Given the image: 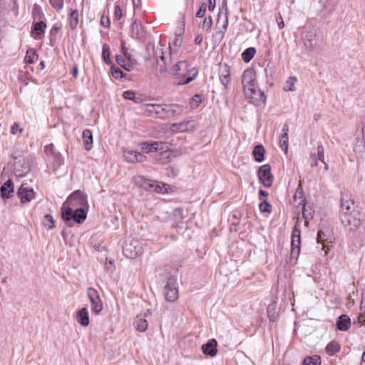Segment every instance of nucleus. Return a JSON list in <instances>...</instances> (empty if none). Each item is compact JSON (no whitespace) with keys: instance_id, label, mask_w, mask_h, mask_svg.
Returning <instances> with one entry per match:
<instances>
[{"instance_id":"1","label":"nucleus","mask_w":365,"mask_h":365,"mask_svg":"<svg viewBox=\"0 0 365 365\" xmlns=\"http://www.w3.org/2000/svg\"><path fill=\"white\" fill-rule=\"evenodd\" d=\"M339 217L342 225L354 231L361 225V212L354 200L347 194H341Z\"/></svg>"},{"instance_id":"2","label":"nucleus","mask_w":365,"mask_h":365,"mask_svg":"<svg viewBox=\"0 0 365 365\" xmlns=\"http://www.w3.org/2000/svg\"><path fill=\"white\" fill-rule=\"evenodd\" d=\"M170 73L175 77V83L181 86L192 81L196 78L198 71L195 67L190 68L186 61H180L173 66Z\"/></svg>"},{"instance_id":"3","label":"nucleus","mask_w":365,"mask_h":365,"mask_svg":"<svg viewBox=\"0 0 365 365\" xmlns=\"http://www.w3.org/2000/svg\"><path fill=\"white\" fill-rule=\"evenodd\" d=\"M302 41L304 46L309 52H312L322 45V40L319 38L317 31L314 29H307L303 34Z\"/></svg>"},{"instance_id":"4","label":"nucleus","mask_w":365,"mask_h":365,"mask_svg":"<svg viewBox=\"0 0 365 365\" xmlns=\"http://www.w3.org/2000/svg\"><path fill=\"white\" fill-rule=\"evenodd\" d=\"M123 252L127 258L133 259L143 252L141 243L135 239L125 242Z\"/></svg>"},{"instance_id":"5","label":"nucleus","mask_w":365,"mask_h":365,"mask_svg":"<svg viewBox=\"0 0 365 365\" xmlns=\"http://www.w3.org/2000/svg\"><path fill=\"white\" fill-rule=\"evenodd\" d=\"M244 93L248 102L255 106L258 107L265 103L266 96L264 92L257 89V87L246 88Z\"/></svg>"},{"instance_id":"6","label":"nucleus","mask_w":365,"mask_h":365,"mask_svg":"<svg viewBox=\"0 0 365 365\" xmlns=\"http://www.w3.org/2000/svg\"><path fill=\"white\" fill-rule=\"evenodd\" d=\"M165 299L169 302H173L178 298V288L176 277L172 276L168 279L164 287Z\"/></svg>"},{"instance_id":"7","label":"nucleus","mask_w":365,"mask_h":365,"mask_svg":"<svg viewBox=\"0 0 365 365\" xmlns=\"http://www.w3.org/2000/svg\"><path fill=\"white\" fill-rule=\"evenodd\" d=\"M14 163L13 172L16 177L22 178L30 170V162L29 159L22 157H13Z\"/></svg>"},{"instance_id":"8","label":"nucleus","mask_w":365,"mask_h":365,"mask_svg":"<svg viewBox=\"0 0 365 365\" xmlns=\"http://www.w3.org/2000/svg\"><path fill=\"white\" fill-rule=\"evenodd\" d=\"M182 112V106L178 104H161L158 118L162 119L170 118L176 115H180Z\"/></svg>"},{"instance_id":"9","label":"nucleus","mask_w":365,"mask_h":365,"mask_svg":"<svg viewBox=\"0 0 365 365\" xmlns=\"http://www.w3.org/2000/svg\"><path fill=\"white\" fill-rule=\"evenodd\" d=\"M299 199V205H302V217L306 220L305 224L308 222L309 220H312L314 217V210L310 206H307L305 198L303 197L302 188L298 187L294 195V200L297 201V199Z\"/></svg>"},{"instance_id":"10","label":"nucleus","mask_w":365,"mask_h":365,"mask_svg":"<svg viewBox=\"0 0 365 365\" xmlns=\"http://www.w3.org/2000/svg\"><path fill=\"white\" fill-rule=\"evenodd\" d=\"M257 176L260 182L265 187H270L273 183L274 176L271 172L269 164H264L260 166L257 171Z\"/></svg>"},{"instance_id":"11","label":"nucleus","mask_w":365,"mask_h":365,"mask_svg":"<svg viewBox=\"0 0 365 365\" xmlns=\"http://www.w3.org/2000/svg\"><path fill=\"white\" fill-rule=\"evenodd\" d=\"M87 295L91 304V310L96 314H99L103 309V304L98 291L93 287H89Z\"/></svg>"},{"instance_id":"12","label":"nucleus","mask_w":365,"mask_h":365,"mask_svg":"<svg viewBox=\"0 0 365 365\" xmlns=\"http://www.w3.org/2000/svg\"><path fill=\"white\" fill-rule=\"evenodd\" d=\"M300 230L294 227L291 237V252L290 255L292 258L298 259L300 252Z\"/></svg>"},{"instance_id":"13","label":"nucleus","mask_w":365,"mask_h":365,"mask_svg":"<svg viewBox=\"0 0 365 365\" xmlns=\"http://www.w3.org/2000/svg\"><path fill=\"white\" fill-rule=\"evenodd\" d=\"M256 73L253 68L245 70L242 76V84L244 93L246 88L257 87L256 82Z\"/></svg>"},{"instance_id":"14","label":"nucleus","mask_w":365,"mask_h":365,"mask_svg":"<svg viewBox=\"0 0 365 365\" xmlns=\"http://www.w3.org/2000/svg\"><path fill=\"white\" fill-rule=\"evenodd\" d=\"M70 206H85L87 205V195L81 190L73 192L66 201Z\"/></svg>"},{"instance_id":"15","label":"nucleus","mask_w":365,"mask_h":365,"mask_svg":"<svg viewBox=\"0 0 365 365\" xmlns=\"http://www.w3.org/2000/svg\"><path fill=\"white\" fill-rule=\"evenodd\" d=\"M221 24V17L220 14H218V17L216 22V29L217 31L213 34V38L215 41H217L218 43H220L222 39L224 38L225 33L226 30L227 29L228 26V18L227 14L225 15L224 19L222 21V28H220V25Z\"/></svg>"},{"instance_id":"16","label":"nucleus","mask_w":365,"mask_h":365,"mask_svg":"<svg viewBox=\"0 0 365 365\" xmlns=\"http://www.w3.org/2000/svg\"><path fill=\"white\" fill-rule=\"evenodd\" d=\"M17 195L21 203L29 202L35 195L34 190L22 185L18 190Z\"/></svg>"},{"instance_id":"17","label":"nucleus","mask_w":365,"mask_h":365,"mask_svg":"<svg viewBox=\"0 0 365 365\" xmlns=\"http://www.w3.org/2000/svg\"><path fill=\"white\" fill-rule=\"evenodd\" d=\"M219 77L221 83L225 87V88H227L231 80L230 69L227 64L225 63L220 66Z\"/></svg>"},{"instance_id":"18","label":"nucleus","mask_w":365,"mask_h":365,"mask_svg":"<svg viewBox=\"0 0 365 365\" xmlns=\"http://www.w3.org/2000/svg\"><path fill=\"white\" fill-rule=\"evenodd\" d=\"M132 36L136 39H143L145 37V31L141 22L138 20H135L131 25Z\"/></svg>"},{"instance_id":"19","label":"nucleus","mask_w":365,"mask_h":365,"mask_svg":"<svg viewBox=\"0 0 365 365\" xmlns=\"http://www.w3.org/2000/svg\"><path fill=\"white\" fill-rule=\"evenodd\" d=\"M154 55L157 58V63L159 67V71L160 73H164L167 71V62L165 57L161 48H154Z\"/></svg>"},{"instance_id":"20","label":"nucleus","mask_w":365,"mask_h":365,"mask_svg":"<svg viewBox=\"0 0 365 365\" xmlns=\"http://www.w3.org/2000/svg\"><path fill=\"white\" fill-rule=\"evenodd\" d=\"M217 341L215 339H209L208 341L202 346V352L205 355L215 356L217 353Z\"/></svg>"},{"instance_id":"21","label":"nucleus","mask_w":365,"mask_h":365,"mask_svg":"<svg viewBox=\"0 0 365 365\" xmlns=\"http://www.w3.org/2000/svg\"><path fill=\"white\" fill-rule=\"evenodd\" d=\"M336 324L337 329L346 331L351 327V319L346 314H341L337 318Z\"/></svg>"},{"instance_id":"22","label":"nucleus","mask_w":365,"mask_h":365,"mask_svg":"<svg viewBox=\"0 0 365 365\" xmlns=\"http://www.w3.org/2000/svg\"><path fill=\"white\" fill-rule=\"evenodd\" d=\"M1 197L10 198L14 192V183L11 179H8L0 187Z\"/></svg>"},{"instance_id":"23","label":"nucleus","mask_w":365,"mask_h":365,"mask_svg":"<svg viewBox=\"0 0 365 365\" xmlns=\"http://www.w3.org/2000/svg\"><path fill=\"white\" fill-rule=\"evenodd\" d=\"M135 182L140 187L146 190H153L154 185H155V181L148 178L144 176L140 175L135 178Z\"/></svg>"},{"instance_id":"24","label":"nucleus","mask_w":365,"mask_h":365,"mask_svg":"<svg viewBox=\"0 0 365 365\" xmlns=\"http://www.w3.org/2000/svg\"><path fill=\"white\" fill-rule=\"evenodd\" d=\"M74 210L72 207L69 206L66 207L65 204L62 206L61 209V218L67 223V225L69 227L72 226L71 220L73 218Z\"/></svg>"},{"instance_id":"25","label":"nucleus","mask_w":365,"mask_h":365,"mask_svg":"<svg viewBox=\"0 0 365 365\" xmlns=\"http://www.w3.org/2000/svg\"><path fill=\"white\" fill-rule=\"evenodd\" d=\"M76 320L82 327H87L89 325L90 321L88 311L86 307H83L78 311Z\"/></svg>"},{"instance_id":"26","label":"nucleus","mask_w":365,"mask_h":365,"mask_svg":"<svg viewBox=\"0 0 365 365\" xmlns=\"http://www.w3.org/2000/svg\"><path fill=\"white\" fill-rule=\"evenodd\" d=\"M364 133H362V138H356V143L354 145V152L358 158H364L365 152Z\"/></svg>"},{"instance_id":"27","label":"nucleus","mask_w":365,"mask_h":365,"mask_svg":"<svg viewBox=\"0 0 365 365\" xmlns=\"http://www.w3.org/2000/svg\"><path fill=\"white\" fill-rule=\"evenodd\" d=\"M282 134L281 135L279 143L282 150H284L285 153L287 152L288 145H289V126L287 124H284L282 128Z\"/></svg>"},{"instance_id":"28","label":"nucleus","mask_w":365,"mask_h":365,"mask_svg":"<svg viewBox=\"0 0 365 365\" xmlns=\"http://www.w3.org/2000/svg\"><path fill=\"white\" fill-rule=\"evenodd\" d=\"M82 138L85 149L86 150H91L93 147L92 132L89 129L84 130L82 133Z\"/></svg>"},{"instance_id":"29","label":"nucleus","mask_w":365,"mask_h":365,"mask_svg":"<svg viewBox=\"0 0 365 365\" xmlns=\"http://www.w3.org/2000/svg\"><path fill=\"white\" fill-rule=\"evenodd\" d=\"M265 149L262 145L259 144L254 147L252 155L257 163H261L264 160Z\"/></svg>"},{"instance_id":"30","label":"nucleus","mask_w":365,"mask_h":365,"mask_svg":"<svg viewBox=\"0 0 365 365\" xmlns=\"http://www.w3.org/2000/svg\"><path fill=\"white\" fill-rule=\"evenodd\" d=\"M174 153V151L164 150V152H160L155 155V159L158 163L165 165L170 162V153Z\"/></svg>"},{"instance_id":"31","label":"nucleus","mask_w":365,"mask_h":365,"mask_svg":"<svg viewBox=\"0 0 365 365\" xmlns=\"http://www.w3.org/2000/svg\"><path fill=\"white\" fill-rule=\"evenodd\" d=\"M133 325L136 330L143 332L147 330L148 323L144 318H142L140 316H137L133 322Z\"/></svg>"},{"instance_id":"32","label":"nucleus","mask_w":365,"mask_h":365,"mask_svg":"<svg viewBox=\"0 0 365 365\" xmlns=\"http://www.w3.org/2000/svg\"><path fill=\"white\" fill-rule=\"evenodd\" d=\"M86 216L87 213L83 208H76L73 213V221L74 222L81 224L85 221Z\"/></svg>"},{"instance_id":"33","label":"nucleus","mask_w":365,"mask_h":365,"mask_svg":"<svg viewBox=\"0 0 365 365\" xmlns=\"http://www.w3.org/2000/svg\"><path fill=\"white\" fill-rule=\"evenodd\" d=\"M46 29V24L43 21H40L36 23H33L31 32L39 36L45 33Z\"/></svg>"},{"instance_id":"34","label":"nucleus","mask_w":365,"mask_h":365,"mask_svg":"<svg viewBox=\"0 0 365 365\" xmlns=\"http://www.w3.org/2000/svg\"><path fill=\"white\" fill-rule=\"evenodd\" d=\"M256 50L254 47H249L246 48L242 53V58L246 63L250 62L254 57Z\"/></svg>"},{"instance_id":"35","label":"nucleus","mask_w":365,"mask_h":365,"mask_svg":"<svg viewBox=\"0 0 365 365\" xmlns=\"http://www.w3.org/2000/svg\"><path fill=\"white\" fill-rule=\"evenodd\" d=\"M339 344L334 341L329 342L326 346V353L330 356L335 354L336 353L339 351Z\"/></svg>"},{"instance_id":"36","label":"nucleus","mask_w":365,"mask_h":365,"mask_svg":"<svg viewBox=\"0 0 365 365\" xmlns=\"http://www.w3.org/2000/svg\"><path fill=\"white\" fill-rule=\"evenodd\" d=\"M267 316L270 322H275L277 317V309L274 304L268 305L267 308Z\"/></svg>"},{"instance_id":"37","label":"nucleus","mask_w":365,"mask_h":365,"mask_svg":"<svg viewBox=\"0 0 365 365\" xmlns=\"http://www.w3.org/2000/svg\"><path fill=\"white\" fill-rule=\"evenodd\" d=\"M115 61L117 63L126 71H131L133 69L132 64L125 63L124 57L120 55L115 56Z\"/></svg>"},{"instance_id":"38","label":"nucleus","mask_w":365,"mask_h":365,"mask_svg":"<svg viewBox=\"0 0 365 365\" xmlns=\"http://www.w3.org/2000/svg\"><path fill=\"white\" fill-rule=\"evenodd\" d=\"M156 143L155 141H145L140 144V148L142 152L143 153H150L153 151H156Z\"/></svg>"},{"instance_id":"39","label":"nucleus","mask_w":365,"mask_h":365,"mask_svg":"<svg viewBox=\"0 0 365 365\" xmlns=\"http://www.w3.org/2000/svg\"><path fill=\"white\" fill-rule=\"evenodd\" d=\"M160 108L161 104H147L145 106V111L150 113V115H154L158 118V113Z\"/></svg>"},{"instance_id":"40","label":"nucleus","mask_w":365,"mask_h":365,"mask_svg":"<svg viewBox=\"0 0 365 365\" xmlns=\"http://www.w3.org/2000/svg\"><path fill=\"white\" fill-rule=\"evenodd\" d=\"M317 242L321 243L324 247L326 242H331L329 240V235L326 233L322 229H319L317 232Z\"/></svg>"},{"instance_id":"41","label":"nucleus","mask_w":365,"mask_h":365,"mask_svg":"<svg viewBox=\"0 0 365 365\" xmlns=\"http://www.w3.org/2000/svg\"><path fill=\"white\" fill-rule=\"evenodd\" d=\"M38 56L34 49H29L26 51L25 61L26 63H34L38 60Z\"/></svg>"},{"instance_id":"42","label":"nucleus","mask_w":365,"mask_h":365,"mask_svg":"<svg viewBox=\"0 0 365 365\" xmlns=\"http://www.w3.org/2000/svg\"><path fill=\"white\" fill-rule=\"evenodd\" d=\"M110 72L113 77L115 79H122L123 78H126V74H125L120 68L113 64L111 65Z\"/></svg>"},{"instance_id":"43","label":"nucleus","mask_w":365,"mask_h":365,"mask_svg":"<svg viewBox=\"0 0 365 365\" xmlns=\"http://www.w3.org/2000/svg\"><path fill=\"white\" fill-rule=\"evenodd\" d=\"M102 57L104 62L108 65H112V61L110 58V47L108 44L103 45Z\"/></svg>"},{"instance_id":"44","label":"nucleus","mask_w":365,"mask_h":365,"mask_svg":"<svg viewBox=\"0 0 365 365\" xmlns=\"http://www.w3.org/2000/svg\"><path fill=\"white\" fill-rule=\"evenodd\" d=\"M70 27L75 29L78 24V11L77 9L73 10L70 14Z\"/></svg>"},{"instance_id":"45","label":"nucleus","mask_w":365,"mask_h":365,"mask_svg":"<svg viewBox=\"0 0 365 365\" xmlns=\"http://www.w3.org/2000/svg\"><path fill=\"white\" fill-rule=\"evenodd\" d=\"M43 225L47 227L48 230H52L55 227V221L53 216L50 214H46L43 217Z\"/></svg>"},{"instance_id":"46","label":"nucleus","mask_w":365,"mask_h":365,"mask_svg":"<svg viewBox=\"0 0 365 365\" xmlns=\"http://www.w3.org/2000/svg\"><path fill=\"white\" fill-rule=\"evenodd\" d=\"M184 34V29H180V33L177 34L172 45L175 47V50L178 49L181 46L182 43V35Z\"/></svg>"},{"instance_id":"47","label":"nucleus","mask_w":365,"mask_h":365,"mask_svg":"<svg viewBox=\"0 0 365 365\" xmlns=\"http://www.w3.org/2000/svg\"><path fill=\"white\" fill-rule=\"evenodd\" d=\"M321 359L318 356H307L303 361V365H319Z\"/></svg>"},{"instance_id":"48","label":"nucleus","mask_w":365,"mask_h":365,"mask_svg":"<svg viewBox=\"0 0 365 365\" xmlns=\"http://www.w3.org/2000/svg\"><path fill=\"white\" fill-rule=\"evenodd\" d=\"M168 187L170 185L168 184L155 181V185H154L153 190L158 193H165L168 192Z\"/></svg>"},{"instance_id":"49","label":"nucleus","mask_w":365,"mask_h":365,"mask_svg":"<svg viewBox=\"0 0 365 365\" xmlns=\"http://www.w3.org/2000/svg\"><path fill=\"white\" fill-rule=\"evenodd\" d=\"M123 97L125 99L133 101L135 103H139L140 98L135 96V93L133 91H125L123 93Z\"/></svg>"},{"instance_id":"50","label":"nucleus","mask_w":365,"mask_h":365,"mask_svg":"<svg viewBox=\"0 0 365 365\" xmlns=\"http://www.w3.org/2000/svg\"><path fill=\"white\" fill-rule=\"evenodd\" d=\"M156 143V152L160 151L164 152V150L174 151L173 150L170 149L171 145L170 143L168 142H162V141H155Z\"/></svg>"},{"instance_id":"51","label":"nucleus","mask_w":365,"mask_h":365,"mask_svg":"<svg viewBox=\"0 0 365 365\" xmlns=\"http://www.w3.org/2000/svg\"><path fill=\"white\" fill-rule=\"evenodd\" d=\"M297 81L296 77H289L285 83L284 90L285 91H294V83Z\"/></svg>"},{"instance_id":"52","label":"nucleus","mask_w":365,"mask_h":365,"mask_svg":"<svg viewBox=\"0 0 365 365\" xmlns=\"http://www.w3.org/2000/svg\"><path fill=\"white\" fill-rule=\"evenodd\" d=\"M259 207L262 212L271 213L272 210L271 204L266 199L261 201Z\"/></svg>"},{"instance_id":"53","label":"nucleus","mask_w":365,"mask_h":365,"mask_svg":"<svg viewBox=\"0 0 365 365\" xmlns=\"http://www.w3.org/2000/svg\"><path fill=\"white\" fill-rule=\"evenodd\" d=\"M135 152L136 151H133V150H125L123 152V157L125 158V160L128 162V163H135Z\"/></svg>"},{"instance_id":"54","label":"nucleus","mask_w":365,"mask_h":365,"mask_svg":"<svg viewBox=\"0 0 365 365\" xmlns=\"http://www.w3.org/2000/svg\"><path fill=\"white\" fill-rule=\"evenodd\" d=\"M212 25V19L210 16L205 17L202 24V29L205 31H208Z\"/></svg>"},{"instance_id":"55","label":"nucleus","mask_w":365,"mask_h":365,"mask_svg":"<svg viewBox=\"0 0 365 365\" xmlns=\"http://www.w3.org/2000/svg\"><path fill=\"white\" fill-rule=\"evenodd\" d=\"M317 160L324 163V149L322 145H317Z\"/></svg>"},{"instance_id":"56","label":"nucleus","mask_w":365,"mask_h":365,"mask_svg":"<svg viewBox=\"0 0 365 365\" xmlns=\"http://www.w3.org/2000/svg\"><path fill=\"white\" fill-rule=\"evenodd\" d=\"M49 2L51 4V6L57 11L61 9L63 5L62 0H49Z\"/></svg>"},{"instance_id":"57","label":"nucleus","mask_w":365,"mask_h":365,"mask_svg":"<svg viewBox=\"0 0 365 365\" xmlns=\"http://www.w3.org/2000/svg\"><path fill=\"white\" fill-rule=\"evenodd\" d=\"M207 5L205 3H202L198 11L196 13V17L197 18H202L205 16V11H206Z\"/></svg>"},{"instance_id":"58","label":"nucleus","mask_w":365,"mask_h":365,"mask_svg":"<svg viewBox=\"0 0 365 365\" xmlns=\"http://www.w3.org/2000/svg\"><path fill=\"white\" fill-rule=\"evenodd\" d=\"M135 163H142L146 160L145 155L137 151L135 152Z\"/></svg>"},{"instance_id":"59","label":"nucleus","mask_w":365,"mask_h":365,"mask_svg":"<svg viewBox=\"0 0 365 365\" xmlns=\"http://www.w3.org/2000/svg\"><path fill=\"white\" fill-rule=\"evenodd\" d=\"M114 16L115 19L117 20L120 19L123 16L122 10L119 5H116L115 6Z\"/></svg>"},{"instance_id":"60","label":"nucleus","mask_w":365,"mask_h":365,"mask_svg":"<svg viewBox=\"0 0 365 365\" xmlns=\"http://www.w3.org/2000/svg\"><path fill=\"white\" fill-rule=\"evenodd\" d=\"M60 26L56 24L53 26V27L51 28V31H50V35H51V41H52V37L53 36H55L58 33V31H60Z\"/></svg>"},{"instance_id":"61","label":"nucleus","mask_w":365,"mask_h":365,"mask_svg":"<svg viewBox=\"0 0 365 365\" xmlns=\"http://www.w3.org/2000/svg\"><path fill=\"white\" fill-rule=\"evenodd\" d=\"M101 24L106 28H108L110 26L109 17L103 15L101 19Z\"/></svg>"},{"instance_id":"62","label":"nucleus","mask_w":365,"mask_h":365,"mask_svg":"<svg viewBox=\"0 0 365 365\" xmlns=\"http://www.w3.org/2000/svg\"><path fill=\"white\" fill-rule=\"evenodd\" d=\"M365 321L363 320V316L359 314L357 317V320L353 322L354 325H357L358 327H362L365 325Z\"/></svg>"},{"instance_id":"63","label":"nucleus","mask_w":365,"mask_h":365,"mask_svg":"<svg viewBox=\"0 0 365 365\" xmlns=\"http://www.w3.org/2000/svg\"><path fill=\"white\" fill-rule=\"evenodd\" d=\"M168 170L169 172V176L175 177L178 175L179 170L175 168V167H169L168 168Z\"/></svg>"},{"instance_id":"64","label":"nucleus","mask_w":365,"mask_h":365,"mask_svg":"<svg viewBox=\"0 0 365 365\" xmlns=\"http://www.w3.org/2000/svg\"><path fill=\"white\" fill-rule=\"evenodd\" d=\"M21 132L22 131V129L21 128H19V126L18 124L16 123H14L11 128V133L14 135L16 134L17 132Z\"/></svg>"}]
</instances>
